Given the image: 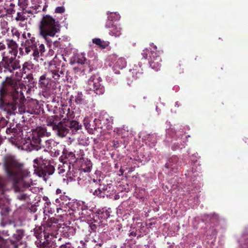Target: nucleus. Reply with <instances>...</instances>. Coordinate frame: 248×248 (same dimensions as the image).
I'll return each mask as SVG.
<instances>
[{"label":"nucleus","instance_id":"21","mask_svg":"<svg viewBox=\"0 0 248 248\" xmlns=\"http://www.w3.org/2000/svg\"><path fill=\"white\" fill-rule=\"evenodd\" d=\"M62 153V155L60 157V159L67 160L69 164H72L76 162L77 158L74 153L69 151L65 148L63 149Z\"/></svg>","mask_w":248,"mask_h":248},{"label":"nucleus","instance_id":"26","mask_svg":"<svg viewBox=\"0 0 248 248\" xmlns=\"http://www.w3.org/2000/svg\"><path fill=\"white\" fill-rule=\"evenodd\" d=\"M80 162H82L81 165L80 170L85 172H89L92 168V163L90 160L87 158L80 159Z\"/></svg>","mask_w":248,"mask_h":248},{"label":"nucleus","instance_id":"43","mask_svg":"<svg viewBox=\"0 0 248 248\" xmlns=\"http://www.w3.org/2000/svg\"><path fill=\"white\" fill-rule=\"evenodd\" d=\"M82 94L81 93L78 92L75 96V102L78 104H81L83 102Z\"/></svg>","mask_w":248,"mask_h":248},{"label":"nucleus","instance_id":"8","mask_svg":"<svg viewBox=\"0 0 248 248\" xmlns=\"http://www.w3.org/2000/svg\"><path fill=\"white\" fill-rule=\"evenodd\" d=\"M101 78L98 75H93L88 80L86 88L87 90L93 91L97 95H102L105 93V88L101 84Z\"/></svg>","mask_w":248,"mask_h":248},{"label":"nucleus","instance_id":"6","mask_svg":"<svg viewBox=\"0 0 248 248\" xmlns=\"http://www.w3.org/2000/svg\"><path fill=\"white\" fill-rule=\"evenodd\" d=\"M1 60L0 61V74L14 73L15 71L20 69L21 67L19 60L16 57L8 55L5 51L1 53Z\"/></svg>","mask_w":248,"mask_h":248},{"label":"nucleus","instance_id":"32","mask_svg":"<svg viewBox=\"0 0 248 248\" xmlns=\"http://www.w3.org/2000/svg\"><path fill=\"white\" fill-rule=\"evenodd\" d=\"M60 224H55L46 222V231L48 232L50 231H54V232L53 233L54 234V237H56L55 233L60 228Z\"/></svg>","mask_w":248,"mask_h":248},{"label":"nucleus","instance_id":"35","mask_svg":"<svg viewBox=\"0 0 248 248\" xmlns=\"http://www.w3.org/2000/svg\"><path fill=\"white\" fill-rule=\"evenodd\" d=\"M63 113H65L66 111V120H72L75 117V113L74 111L71 109L69 108H64L62 109Z\"/></svg>","mask_w":248,"mask_h":248},{"label":"nucleus","instance_id":"42","mask_svg":"<svg viewBox=\"0 0 248 248\" xmlns=\"http://www.w3.org/2000/svg\"><path fill=\"white\" fill-rule=\"evenodd\" d=\"M94 222L95 223H92L90 225V227L91 229L93 231L95 232L97 227L100 226V223L101 221H98L96 219L93 218Z\"/></svg>","mask_w":248,"mask_h":248},{"label":"nucleus","instance_id":"49","mask_svg":"<svg viewBox=\"0 0 248 248\" xmlns=\"http://www.w3.org/2000/svg\"><path fill=\"white\" fill-rule=\"evenodd\" d=\"M94 120V124H95V125H96V130H97V129H99V128L102 129L103 126L101 124V121L98 119H95Z\"/></svg>","mask_w":248,"mask_h":248},{"label":"nucleus","instance_id":"25","mask_svg":"<svg viewBox=\"0 0 248 248\" xmlns=\"http://www.w3.org/2000/svg\"><path fill=\"white\" fill-rule=\"evenodd\" d=\"M109 216V212L107 210H99L96 211L93 216V218L99 219L100 221L107 219Z\"/></svg>","mask_w":248,"mask_h":248},{"label":"nucleus","instance_id":"28","mask_svg":"<svg viewBox=\"0 0 248 248\" xmlns=\"http://www.w3.org/2000/svg\"><path fill=\"white\" fill-rule=\"evenodd\" d=\"M83 124L86 129L90 133H93V130H96V125L94 124V120L91 122L88 118H85L83 120Z\"/></svg>","mask_w":248,"mask_h":248},{"label":"nucleus","instance_id":"56","mask_svg":"<svg viewBox=\"0 0 248 248\" xmlns=\"http://www.w3.org/2000/svg\"><path fill=\"white\" fill-rule=\"evenodd\" d=\"M6 45L2 42H0V51H3L6 49Z\"/></svg>","mask_w":248,"mask_h":248},{"label":"nucleus","instance_id":"12","mask_svg":"<svg viewBox=\"0 0 248 248\" xmlns=\"http://www.w3.org/2000/svg\"><path fill=\"white\" fill-rule=\"evenodd\" d=\"M24 236L25 231L24 230H16L9 239L12 248H25L27 247V243L23 240Z\"/></svg>","mask_w":248,"mask_h":248},{"label":"nucleus","instance_id":"30","mask_svg":"<svg viewBox=\"0 0 248 248\" xmlns=\"http://www.w3.org/2000/svg\"><path fill=\"white\" fill-rule=\"evenodd\" d=\"M62 148V146L58 142V144L55 146V147H53L49 152L51 155L54 157L59 156Z\"/></svg>","mask_w":248,"mask_h":248},{"label":"nucleus","instance_id":"36","mask_svg":"<svg viewBox=\"0 0 248 248\" xmlns=\"http://www.w3.org/2000/svg\"><path fill=\"white\" fill-rule=\"evenodd\" d=\"M72 71L70 70L66 69V73L64 75V77L62 78V80L63 81H67V82L71 83L72 80Z\"/></svg>","mask_w":248,"mask_h":248},{"label":"nucleus","instance_id":"23","mask_svg":"<svg viewBox=\"0 0 248 248\" xmlns=\"http://www.w3.org/2000/svg\"><path fill=\"white\" fill-rule=\"evenodd\" d=\"M178 160V157L177 156L173 155L171 156L166 163L165 167L167 169H170L172 170H177L179 165Z\"/></svg>","mask_w":248,"mask_h":248},{"label":"nucleus","instance_id":"10","mask_svg":"<svg viewBox=\"0 0 248 248\" xmlns=\"http://www.w3.org/2000/svg\"><path fill=\"white\" fill-rule=\"evenodd\" d=\"M58 119L57 115L51 116L46 119V124L52 127L53 130L56 131L60 137H63L66 136L67 132L66 128L62 127V121L59 122Z\"/></svg>","mask_w":248,"mask_h":248},{"label":"nucleus","instance_id":"20","mask_svg":"<svg viewBox=\"0 0 248 248\" xmlns=\"http://www.w3.org/2000/svg\"><path fill=\"white\" fill-rule=\"evenodd\" d=\"M49 76H50V74H48V71L47 73H44L40 77L38 81V84L41 88L46 90L48 88V86L50 84L51 80Z\"/></svg>","mask_w":248,"mask_h":248},{"label":"nucleus","instance_id":"29","mask_svg":"<svg viewBox=\"0 0 248 248\" xmlns=\"http://www.w3.org/2000/svg\"><path fill=\"white\" fill-rule=\"evenodd\" d=\"M103 244L102 242L96 243V241H86L83 245V248H100Z\"/></svg>","mask_w":248,"mask_h":248},{"label":"nucleus","instance_id":"37","mask_svg":"<svg viewBox=\"0 0 248 248\" xmlns=\"http://www.w3.org/2000/svg\"><path fill=\"white\" fill-rule=\"evenodd\" d=\"M117 66L120 69L124 68L126 65V62L124 58H119L116 63Z\"/></svg>","mask_w":248,"mask_h":248},{"label":"nucleus","instance_id":"18","mask_svg":"<svg viewBox=\"0 0 248 248\" xmlns=\"http://www.w3.org/2000/svg\"><path fill=\"white\" fill-rule=\"evenodd\" d=\"M6 46L9 49L7 54L16 57L18 53V44L13 39H7L5 40Z\"/></svg>","mask_w":248,"mask_h":248},{"label":"nucleus","instance_id":"13","mask_svg":"<svg viewBox=\"0 0 248 248\" xmlns=\"http://www.w3.org/2000/svg\"><path fill=\"white\" fill-rule=\"evenodd\" d=\"M23 41L21 43V46L24 47L27 54H29L32 51V48L37 44L38 41L33 34L30 32L26 33L24 32L22 34Z\"/></svg>","mask_w":248,"mask_h":248},{"label":"nucleus","instance_id":"34","mask_svg":"<svg viewBox=\"0 0 248 248\" xmlns=\"http://www.w3.org/2000/svg\"><path fill=\"white\" fill-rule=\"evenodd\" d=\"M93 43L100 46L102 48H105L108 45V42L102 41L100 38L93 39Z\"/></svg>","mask_w":248,"mask_h":248},{"label":"nucleus","instance_id":"54","mask_svg":"<svg viewBox=\"0 0 248 248\" xmlns=\"http://www.w3.org/2000/svg\"><path fill=\"white\" fill-rule=\"evenodd\" d=\"M61 162L62 163V164H63V168H69L70 167V166L69 165V163L68 161H67V160H63V159H61Z\"/></svg>","mask_w":248,"mask_h":248},{"label":"nucleus","instance_id":"14","mask_svg":"<svg viewBox=\"0 0 248 248\" xmlns=\"http://www.w3.org/2000/svg\"><path fill=\"white\" fill-rule=\"evenodd\" d=\"M101 182V180H95L93 179L92 182H90L89 185L87 187V190L94 196L98 197L101 196L102 193L100 192V189L99 188V183Z\"/></svg>","mask_w":248,"mask_h":248},{"label":"nucleus","instance_id":"7","mask_svg":"<svg viewBox=\"0 0 248 248\" xmlns=\"http://www.w3.org/2000/svg\"><path fill=\"white\" fill-rule=\"evenodd\" d=\"M34 168H35L37 174L40 177H46L53 174L55 171L54 162L46 159L43 156L33 160Z\"/></svg>","mask_w":248,"mask_h":248},{"label":"nucleus","instance_id":"5","mask_svg":"<svg viewBox=\"0 0 248 248\" xmlns=\"http://www.w3.org/2000/svg\"><path fill=\"white\" fill-rule=\"evenodd\" d=\"M34 235L37 238L35 245L38 248H56L58 247L56 243L57 237H54L53 232H48L42 227H36L34 229Z\"/></svg>","mask_w":248,"mask_h":248},{"label":"nucleus","instance_id":"39","mask_svg":"<svg viewBox=\"0 0 248 248\" xmlns=\"http://www.w3.org/2000/svg\"><path fill=\"white\" fill-rule=\"evenodd\" d=\"M10 235V232L8 230H3L2 232H0V237L2 239H3V240L4 241V245L2 246V247H0V248H5L6 247V244H7V240L4 239L2 237V235H3V236H9Z\"/></svg>","mask_w":248,"mask_h":248},{"label":"nucleus","instance_id":"16","mask_svg":"<svg viewBox=\"0 0 248 248\" xmlns=\"http://www.w3.org/2000/svg\"><path fill=\"white\" fill-rule=\"evenodd\" d=\"M79 123L75 121L72 120H66V117L62 120V127L65 128L67 132V134L69 132L70 129L73 130H77L79 128Z\"/></svg>","mask_w":248,"mask_h":248},{"label":"nucleus","instance_id":"22","mask_svg":"<svg viewBox=\"0 0 248 248\" xmlns=\"http://www.w3.org/2000/svg\"><path fill=\"white\" fill-rule=\"evenodd\" d=\"M29 16L26 15V12L24 11L18 12L16 14L15 20L16 22H18V26L21 28L27 26L26 21L28 19Z\"/></svg>","mask_w":248,"mask_h":248},{"label":"nucleus","instance_id":"40","mask_svg":"<svg viewBox=\"0 0 248 248\" xmlns=\"http://www.w3.org/2000/svg\"><path fill=\"white\" fill-rule=\"evenodd\" d=\"M119 18L120 16L119 14H117L116 13H110L109 15L108 16V19L107 21H111L112 22H113V21L117 20Z\"/></svg>","mask_w":248,"mask_h":248},{"label":"nucleus","instance_id":"53","mask_svg":"<svg viewBox=\"0 0 248 248\" xmlns=\"http://www.w3.org/2000/svg\"><path fill=\"white\" fill-rule=\"evenodd\" d=\"M59 248H74L72 247L71 244L69 243H65V244H62L60 246Z\"/></svg>","mask_w":248,"mask_h":248},{"label":"nucleus","instance_id":"64","mask_svg":"<svg viewBox=\"0 0 248 248\" xmlns=\"http://www.w3.org/2000/svg\"><path fill=\"white\" fill-rule=\"evenodd\" d=\"M124 170L123 169H120L119 170V172L121 173V175H122L124 173Z\"/></svg>","mask_w":248,"mask_h":248},{"label":"nucleus","instance_id":"2","mask_svg":"<svg viewBox=\"0 0 248 248\" xmlns=\"http://www.w3.org/2000/svg\"><path fill=\"white\" fill-rule=\"evenodd\" d=\"M3 167L8 179L13 182L17 199L23 201L29 200L32 180L30 178V172L24 164L14 156L7 155L4 158Z\"/></svg>","mask_w":248,"mask_h":248},{"label":"nucleus","instance_id":"3","mask_svg":"<svg viewBox=\"0 0 248 248\" xmlns=\"http://www.w3.org/2000/svg\"><path fill=\"white\" fill-rule=\"evenodd\" d=\"M30 91L17 79L6 77L0 86V110L9 115L15 114L18 102L25 100L24 93Z\"/></svg>","mask_w":248,"mask_h":248},{"label":"nucleus","instance_id":"57","mask_svg":"<svg viewBox=\"0 0 248 248\" xmlns=\"http://www.w3.org/2000/svg\"><path fill=\"white\" fill-rule=\"evenodd\" d=\"M53 46L55 48H59L61 46V43L60 42L56 41L53 42Z\"/></svg>","mask_w":248,"mask_h":248},{"label":"nucleus","instance_id":"17","mask_svg":"<svg viewBox=\"0 0 248 248\" xmlns=\"http://www.w3.org/2000/svg\"><path fill=\"white\" fill-rule=\"evenodd\" d=\"M105 26L107 28L109 29V33L110 35L114 36L116 37H119L121 35L122 29L119 26L114 25V23L111 21H107Z\"/></svg>","mask_w":248,"mask_h":248},{"label":"nucleus","instance_id":"46","mask_svg":"<svg viewBox=\"0 0 248 248\" xmlns=\"http://www.w3.org/2000/svg\"><path fill=\"white\" fill-rule=\"evenodd\" d=\"M77 62L79 65H84L85 64V63H87L89 62L84 56H82L81 58H78Z\"/></svg>","mask_w":248,"mask_h":248},{"label":"nucleus","instance_id":"61","mask_svg":"<svg viewBox=\"0 0 248 248\" xmlns=\"http://www.w3.org/2000/svg\"><path fill=\"white\" fill-rule=\"evenodd\" d=\"M153 48L154 49V50L155 52H157L158 53V54L159 55V51L157 50V46L155 45H153Z\"/></svg>","mask_w":248,"mask_h":248},{"label":"nucleus","instance_id":"59","mask_svg":"<svg viewBox=\"0 0 248 248\" xmlns=\"http://www.w3.org/2000/svg\"><path fill=\"white\" fill-rule=\"evenodd\" d=\"M113 146L114 147L117 148L119 146V142L118 140H114L113 141Z\"/></svg>","mask_w":248,"mask_h":248},{"label":"nucleus","instance_id":"44","mask_svg":"<svg viewBox=\"0 0 248 248\" xmlns=\"http://www.w3.org/2000/svg\"><path fill=\"white\" fill-rule=\"evenodd\" d=\"M5 186V180L3 178L0 176V192L1 194L3 193Z\"/></svg>","mask_w":248,"mask_h":248},{"label":"nucleus","instance_id":"47","mask_svg":"<svg viewBox=\"0 0 248 248\" xmlns=\"http://www.w3.org/2000/svg\"><path fill=\"white\" fill-rule=\"evenodd\" d=\"M5 6L0 5V18L6 16Z\"/></svg>","mask_w":248,"mask_h":248},{"label":"nucleus","instance_id":"24","mask_svg":"<svg viewBox=\"0 0 248 248\" xmlns=\"http://www.w3.org/2000/svg\"><path fill=\"white\" fill-rule=\"evenodd\" d=\"M74 70L76 71V72L79 71L80 74L84 75L90 73L93 71V68L90 65V63L88 62L85 63V64L84 65H79L77 67L74 68Z\"/></svg>","mask_w":248,"mask_h":248},{"label":"nucleus","instance_id":"19","mask_svg":"<svg viewBox=\"0 0 248 248\" xmlns=\"http://www.w3.org/2000/svg\"><path fill=\"white\" fill-rule=\"evenodd\" d=\"M32 51H33L32 55L34 59L38 58L40 56H43L46 52L45 45L38 41L37 44H35V46L32 48Z\"/></svg>","mask_w":248,"mask_h":248},{"label":"nucleus","instance_id":"52","mask_svg":"<svg viewBox=\"0 0 248 248\" xmlns=\"http://www.w3.org/2000/svg\"><path fill=\"white\" fill-rule=\"evenodd\" d=\"M65 11V8L63 6H59L55 9V13L62 14Z\"/></svg>","mask_w":248,"mask_h":248},{"label":"nucleus","instance_id":"33","mask_svg":"<svg viewBox=\"0 0 248 248\" xmlns=\"http://www.w3.org/2000/svg\"><path fill=\"white\" fill-rule=\"evenodd\" d=\"M110 188L108 186V185H102L100 183H99V188L100 189V192H101L102 194L101 196H98L99 198H105L106 195H107V193H108L109 191L108 190V188Z\"/></svg>","mask_w":248,"mask_h":248},{"label":"nucleus","instance_id":"1","mask_svg":"<svg viewBox=\"0 0 248 248\" xmlns=\"http://www.w3.org/2000/svg\"><path fill=\"white\" fill-rule=\"evenodd\" d=\"M6 132L7 138L12 144L28 152L38 151L42 148H45L44 151L50 152L53 147L58 144L57 142L51 139L43 142L42 138L51 136L50 132H47L46 127H37L33 131L31 138L29 137L27 140L22 139L21 135L23 130L19 125H16L15 127L13 128L11 126L6 129Z\"/></svg>","mask_w":248,"mask_h":248},{"label":"nucleus","instance_id":"15","mask_svg":"<svg viewBox=\"0 0 248 248\" xmlns=\"http://www.w3.org/2000/svg\"><path fill=\"white\" fill-rule=\"evenodd\" d=\"M25 112L31 114L38 115L41 112V107L36 101L29 102L27 104Z\"/></svg>","mask_w":248,"mask_h":248},{"label":"nucleus","instance_id":"51","mask_svg":"<svg viewBox=\"0 0 248 248\" xmlns=\"http://www.w3.org/2000/svg\"><path fill=\"white\" fill-rule=\"evenodd\" d=\"M19 51V54L20 56H23L27 54L26 52L25 49H24V47L21 46L19 48H18V51Z\"/></svg>","mask_w":248,"mask_h":248},{"label":"nucleus","instance_id":"38","mask_svg":"<svg viewBox=\"0 0 248 248\" xmlns=\"http://www.w3.org/2000/svg\"><path fill=\"white\" fill-rule=\"evenodd\" d=\"M7 7L8 6H5V8L6 10V16L13 15L15 13L16 11L15 9V4L11 3L9 5V8H7Z\"/></svg>","mask_w":248,"mask_h":248},{"label":"nucleus","instance_id":"11","mask_svg":"<svg viewBox=\"0 0 248 248\" xmlns=\"http://www.w3.org/2000/svg\"><path fill=\"white\" fill-rule=\"evenodd\" d=\"M54 62H51L48 67V74L50 77L53 78L56 81L64 77V75L66 73V66L62 64L61 66Z\"/></svg>","mask_w":248,"mask_h":248},{"label":"nucleus","instance_id":"41","mask_svg":"<svg viewBox=\"0 0 248 248\" xmlns=\"http://www.w3.org/2000/svg\"><path fill=\"white\" fill-rule=\"evenodd\" d=\"M18 5L22 8L23 11H25L28 5V0H18Z\"/></svg>","mask_w":248,"mask_h":248},{"label":"nucleus","instance_id":"27","mask_svg":"<svg viewBox=\"0 0 248 248\" xmlns=\"http://www.w3.org/2000/svg\"><path fill=\"white\" fill-rule=\"evenodd\" d=\"M34 66V64L31 61H29L24 62L22 65V68H20L18 70L22 75L25 74L33 69Z\"/></svg>","mask_w":248,"mask_h":248},{"label":"nucleus","instance_id":"55","mask_svg":"<svg viewBox=\"0 0 248 248\" xmlns=\"http://www.w3.org/2000/svg\"><path fill=\"white\" fill-rule=\"evenodd\" d=\"M40 7V6L39 5H35L34 6H32L31 7V8L35 10V13H37L40 11V10L39 9Z\"/></svg>","mask_w":248,"mask_h":248},{"label":"nucleus","instance_id":"58","mask_svg":"<svg viewBox=\"0 0 248 248\" xmlns=\"http://www.w3.org/2000/svg\"><path fill=\"white\" fill-rule=\"evenodd\" d=\"M26 78L29 80V81H32L34 82L33 80V75L32 74H29L27 75Z\"/></svg>","mask_w":248,"mask_h":248},{"label":"nucleus","instance_id":"48","mask_svg":"<svg viewBox=\"0 0 248 248\" xmlns=\"http://www.w3.org/2000/svg\"><path fill=\"white\" fill-rule=\"evenodd\" d=\"M11 32L13 36H16L18 39L19 38L20 33L16 29L13 28L11 30Z\"/></svg>","mask_w":248,"mask_h":248},{"label":"nucleus","instance_id":"4","mask_svg":"<svg viewBox=\"0 0 248 248\" xmlns=\"http://www.w3.org/2000/svg\"><path fill=\"white\" fill-rule=\"evenodd\" d=\"M39 30L40 35L50 46L52 41L49 37H54L60 32V25L59 21L50 15H44L40 21Z\"/></svg>","mask_w":248,"mask_h":248},{"label":"nucleus","instance_id":"62","mask_svg":"<svg viewBox=\"0 0 248 248\" xmlns=\"http://www.w3.org/2000/svg\"><path fill=\"white\" fill-rule=\"evenodd\" d=\"M59 169L60 170L61 172H63L64 171H65V169L63 168L62 166L59 167Z\"/></svg>","mask_w":248,"mask_h":248},{"label":"nucleus","instance_id":"50","mask_svg":"<svg viewBox=\"0 0 248 248\" xmlns=\"http://www.w3.org/2000/svg\"><path fill=\"white\" fill-rule=\"evenodd\" d=\"M59 220L58 218L55 217H50L47 220L46 222L55 224H59Z\"/></svg>","mask_w":248,"mask_h":248},{"label":"nucleus","instance_id":"31","mask_svg":"<svg viewBox=\"0 0 248 248\" xmlns=\"http://www.w3.org/2000/svg\"><path fill=\"white\" fill-rule=\"evenodd\" d=\"M240 242L242 248H248V228H246Z\"/></svg>","mask_w":248,"mask_h":248},{"label":"nucleus","instance_id":"9","mask_svg":"<svg viewBox=\"0 0 248 248\" xmlns=\"http://www.w3.org/2000/svg\"><path fill=\"white\" fill-rule=\"evenodd\" d=\"M141 55L145 59L148 60L150 66L152 69L155 71L159 70L162 60L157 52L145 49L142 51Z\"/></svg>","mask_w":248,"mask_h":248},{"label":"nucleus","instance_id":"45","mask_svg":"<svg viewBox=\"0 0 248 248\" xmlns=\"http://www.w3.org/2000/svg\"><path fill=\"white\" fill-rule=\"evenodd\" d=\"M11 211L10 207L5 206L2 208L1 213L2 216L6 217Z\"/></svg>","mask_w":248,"mask_h":248},{"label":"nucleus","instance_id":"60","mask_svg":"<svg viewBox=\"0 0 248 248\" xmlns=\"http://www.w3.org/2000/svg\"><path fill=\"white\" fill-rule=\"evenodd\" d=\"M25 12H26V13H28V14H33V12L32 10H26L24 11Z\"/></svg>","mask_w":248,"mask_h":248},{"label":"nucleus","instance_id":"63","mask_svg":"<svg viewBox=\"0 0 248 248\" xmlns=\"http://www.w3.org/2000/svg\"><path fill=\"white\" fill-rule=\"evenodd\" d=\"M56 194H60L62 193V190L61 189H59V188H58L57 190H56Z\"/></svg>","mask_w":248,"mask_h":248}]
</instances>
